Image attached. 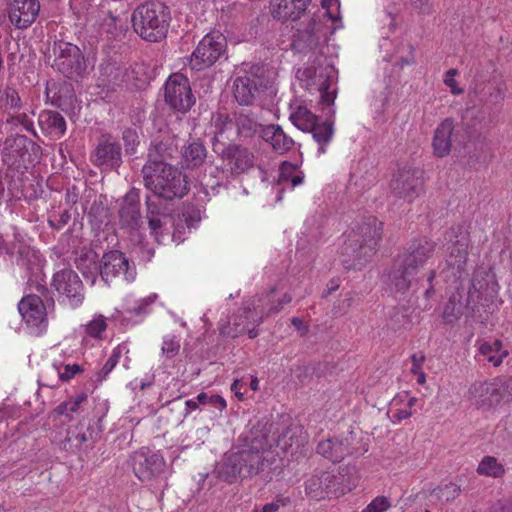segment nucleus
<instances>
[{
	"label": "nucleus",
	"mask_w": 512,
	"mask_h": 512,
	"mask_svg": "<svg viewBox=\"0 0 512 512\" xmlns=\"http://www.w3.org/2000/svg\"><path fill=\"white\" fill-rule=\"evenodd\" d=\"M436 249V243L428 238L412 240L405 251L399 254L389 272L388 285L395 293L404 295L408 291L416 292L423 281L428 283L424 295L428 298L434 293L432 282L436 271L430 269L423 272L428 259L432 257Z\"/></svg>",
	"instance_id": "nucleus-1"
},
{
	"label": "nucleus",
	"mask_w": 512,
	"mask_h": 512,
	"mask_svg": "<svg viewBox=\"0 0 512 512\" xmlns=\"http://www.w3.org/2000/svg\"><path fill=\"white\" fill-rule=\"evenodd\" d=\"M278 469V459L263 437L254 438L249 447L227 452L220 463L218 475L231 484L255 476L268 482L279 473Z\"/></svg>",
	"instance_id": "nucleus-2"
},
{
	"label": "nucleus",
	"mask_w": 512,
	"mask_h": 512,
	"mask_svg": "<svg viewBox=\"0 0 512 512\" xmlns=\"http://www.w3.org/2000/svg\"><path fill=\"white\" fill-rule=\"evenodd\" d=\"M382 229V222L369 217L347 235L341 249V262L345 269H361L368 262L381 240Z\"/></svg>",
	"instance_id": "nucleus-3"
},
{
	"label": "nucleus",
	"mask_w": 512,
	"mask_h": 512,
	"mask_svg": "<svg viewBox=\"0 0 512 512\" xmlns=\"http://www.w3.org/2000/svg\"><path fill=\"white\" fill-rule=\"evenodd\" d=\"M141 172L145 188L166 201L183 198L188 192L186 176L170 164L144 165Z\"/></svg>",
	"instance_id": "nucleus-4"
},
{
	"label": "nucleus",
	"mask_w": 512,
	"mask_h": 512,
	"mask_svg": "<svg viewBox=\"0 0 512 512\" xmlns=\"http://www.w3.org/2000/svg\"><path fill=\"white\" fill-rule=\"evenodd\" d=\"M170 21L168 7L160 1H146L132 12L133 30L143 40L158 42L166 37Z\"/></svg>",
	"instance_id": "nucleus-5"
},
{
	"label": "nucleus",
	"mask_w": 512,
	"mask_h": 512,
	"mask_svg": "<svg viewBox=\"0 0 512 512\" xmlns=\"http://www.w3.org/2000/svg\"><path fill=\"white\" fill-rule=\"evenodd\" d=\"M296 77L303 88L320 93V104L331 107L336 99V88H332L337 79V71L326 60L317 65L300 68Z\"/></svg>",
	"instance_id": "nucleus-6"
},
{
	"label": "nucleus",
	"mask_w": 512,
	"mask_h": 512,
	"mask_svg": "<svg viewBox=\"0 0 512 512\" xmlns=\"http://www.w3.org/2000/svg\"><path fill=\"white\" fill-rule=\"evenodd\" d=\"M467 399L479 410L489 411L501 402L512 401V377L476 381L468 389Z\"/></svg>",
	"instance_id": "nucleus-7"
},
{
	"label": "nucleus",
	"mask_w": 512,
	"mask_h": 512,
	"mask_svg": "<svg viewBox=\"0 0 512 512\" xmlns=\"http://www.w3.org/2000/svg\"><path fill=\"white\" fill-rule=\"evenodd\" d=\"M330 15L328 12L313 14L306 21L298 23L291 41V48L300 54L316 53L325 41V24L322 17Z\"/></svg>",
	"instance_id": "nucleus-8"
},
{
	"label": "nucleus",
	"mask_w": 512,
	"mask_h": 512,
	"mask_svg": "<svg viewBox=\"0 0 512 512\" xmlns=\"http://www.w3.org/2000/svg\"><path fill=\"white\" fill-rule=\"evenodd\" d=\"M54 67L69 79L81 77L86 70L84 56L78 46L57 40L52 47Z\"/></svg>",
	"instance_id": "nucleus-9"
},
{
	"label": "nucleus",
	"mask_w": 512,
	"mask_h": 512,
	"mask_svg": "<svg viewBox=\"0 0 512 512\" xmlns=\"http://www.w3.org/2000/svg\"><path fill=\"white\" fill-rule=\"evenodd\" d=\"M213 151L221 158L232 176L247 173L254 167L255 155L247 147L234 143L225 145L216 139L213 141Z\"/></svg>",
	"instance_id": "nucleus-10"
},
{
	"label": "nucleus",
	"mask_w": 512,
	"mask_h": 512,
	"mask_svg": "<svg viewBox=\"0 0 512 512\" xmlns=\"http://www.w3.org/2000/svg\"><path fill=\"white\" fill-rule=\"evenodd\" d=\"M100 275L107 284H112L117 279L132 282L136 278V269L123 252L111 250L104 253L101 258Z\"/></svg>",
	"instance_id": "nucleus-11"
},
{
	"label": "nucleus",
	"mask_w": 512,
	"mask_h": 512,
	"mask_svg": "<svg viewBox=\"0 0 512 512\" xmlns=\"http://www.w3.org/2000/svg\"><path fill=\"white\" fill-rule=\"evenodd\" d=\"M247 304L240 308L236 314H234L227 324L220 327V333L226 337H238L245 332H248L249 338H255L257 331L255 326L259 325L263 319V313L258 312V306Z\"/></svg>",
	"instance_id": "nucleus-12"
},
{
	"label": "nucleus",
	"mask_w": 512,
	"mask_h": 512,
	"mask_svg": "<svg viewBox=\"0 0 512 512\" xmlns=\"http://www.w3.org/2000/svg\"><path fill=\"white\" fill-rule=\"evenodd\" d=\"M165 102L175 111L186 113L195 104L188 78L182 73L172 74L165 83Z\"/></svg>",
	"instance_id": "nucleus-13"
},
{
	"label": "nucleus",
	"mask_w": 512,
	"mask_h": 512,
	"mask_svg": "<svg viewBox=\"0 0 512 512\" xmlns=\"http://www.w3.org/2000/svg\"><path fill=\"white\" fill-rule=\"evenodd\" d=\"M226 39L222 34L209 33L203 37L192 53L190 67L202 70L213 65L224 53Z\"/></svg>",
	"instance_id": "nucleus-14"
},
{
	"label": "nucleus",
	"mask_w": 512,
	"mask_h": 512,
	"mask_svg": "<svg viewBox=\"0 0 512 512\" xmlns=\"http://www.w3.org/2000/svg\"><path fill=\"white\" fill-rule=\"evenodd\" d=\"M421 172L416 169L399 170L390 183L392 194L400 199L412 202L422 192Z\"/></svg>",
	"instance_id": "nucleus-15"
},
{
	"label": "nucleus",
	"mask_w": 512,
	"mask_h": 512,
	"mask_svg": "<svg viewBox=\"0 0 512 512\" xmlns=\"http://www.w3.org/2000/svg\"><path fill=\"white\" fill-rule=\"evenodd\" d=\"M52 286L64 295L71 307H78L84 300V288L78 274L71 269H62L53 276Z\"/></svg>",
	"instance_id": "nucleus-16"
},
{
	"label": "nucleus",
	"mask_w": 512,
	"mask_h": 512,
	"mask_svg": "<svg viewBox=\"0 0 512 512\" xmlns=\"http://www.w3.org/2000/svg\"><path fill=\"white\" fill-rule=\"evenodd\" d=\"M18 310L28 327L36 335L42 334L48 326L47 311L42 299L37 295H28L19 302Z\"/></svg>",
	"instance_id": "nucleus-17"
},
{
	"label": "nucleus",
	"mask_w": 512,
	"mask_h": 512,
	"mask_svg": "<svg viewBox=\"0 0 512 512\" xmlns=\"http://www.w3.org/2000/svg\"><path fill=\"white\" fill-rule=\"evenodd\" d=\"M131 466L140 481L148 482L163 471L165 460L157 453L139 450L131 456Z\"/></svg>",
	"instance_id": "nucleus-18"
},
{
	"label": "nucleus",
	"mask_w": 512,
	"mask_h": 512,
	"mask_svg": "<svg viewBox=\"0 0 512 512\" xmlns=\"http://www.w3.org/2000/svg\"><path fill=\"white\" fill-rule=\"evenodd\" d=\"M305 493L314 500H322L339 494L337 477L327 471L312 474L304 483Z\"/></svg>",
	"instance_id": "nucleus-19"
},
{
	"label": "nucleus",
	"mask_w": 512,
	"mask_h": 512,
	"mask_svg": "<svg viewBox=\"0 0 512 512\" xmlns=\"http://www.w3.org/2000/svg\"><path fill=\"white\" fill-rule=\"evenodd\" d=\"M119 225L128 232L137 231L142 225L140 212V195L135 188L123 197L118 210Z\"/></svg>",
	"instance_id": "nucleus-20"
},
{
	"label": "nucleus",
	"mask_w": 512,
	"mask_h": 512,
	"mask_svg": "<svg viewBox=\"0 0 512 512\" xmlns=\"http://www.w3.org/2000/svg\"><path fill=\"white\" fill-rule=\"evenodd\" d=\"M448 237L452 244L448 247L449 256L447 263L461 270L465 266L468 258V247L470 243L469 233L465 227L458 225L450 229Z\"/></svg>",
	"instance_id": "nucleus-21"
},
{
	"label": "nucleus",
	"mask_w": 512,
	"mask_h": 512,
	"mask_svg": "<svg viewBox=\"0 0 512 512\" xmlns=\"http://www.w3.org/2000/svg\"><path fill=\"white\" fill-rule=\"evenodd\" d=\"M40 11L38 0H13L9 5V20L19 29L29 27Z\"/></svg>",
	"instance_id": "nucleus-22"
},
{
	"label": "nucleus",
	"mask_w": 512,
	"mask_h": 512,
	"mask_svg": "<svg viewBox=\"0 0 512 512\" xmlns=\"http://www.w3.org/2000/svg\"><path fill=\"white\" fill-rule=\"evenodd\" d=\"M28 138L24 135H12L5 139L2 147V156L5 163L9 166L19 167L25 164L30 154L28 152Z\"/></svg>",
	"instance_id": "nucleus-23"
},
{
	"label": "nucleus",
	"mask_w": 512,
	"mask_h": 512,
	"mask_svg": "<svg viewBox=\"0 0 512 512\" xmlns=\"http://www.w3.org/2000/svg\"><path fill=\"white\" fill-rule=\"evenodd\" d=\"M91 161L97 165H119L121 161L120 146L109 137H102L91 154Z\"/></svg>",
	"instance_id": "nucleus-24"
},
{
	"label": "nucleus",
	"mask_w": 512,
	"mask_h": 512,
	"mask_svg": "<svg viewBox=\"0 0 512 512\" xmlns=\"http://www.w3.org/2000/svg\"><path fill=\"white\" fill-rule=\"evenodd\" d=\"M311 0H272L271 14L275 19L296 20L307 9Z\"/></svg>",
	"instance_id": "nucleus-25"
},
{
	"label": "nucleus",
	"mask_w": 512,
	"mask_h": 512,
	"mask_svg": "<svg viewBox=\"0 0 512 512\" xmlns=\"http://www.w3.org/2000/svg\"><path fill=\"white\" fill-rule=\"evenodd\" d=\"M454 128L455 125L452 118H446L438 124L432 139L433 153L435 156L442 158L450 153Z\"/></svg>",
	"instance_id": "nucleus-26"
},
{
	"label": "nucleus",
	"mask_w": 512,
	"mask_h": 512,
	"mask_svg": "<svg viewBox=\"0 0 512 512\" xmlns=\"http://www.w3.org/2000/svg\"><path fill=\"white\" fill-rule=\"evenodd\" d=\"M259 80L252 76L237 77L234 81V97L240 105H252L259 93Z\"/></svg>",
	"instance_id": "nucleus-27"
},
{
	"label": "nucleus",
	"mask_w": 512,
	"mask_h": 512,
	"mask_svg": "<svg viewBox=\"0 0 512 512\" xmlns=\"http://www.w3.org/2000/svg\"><path fill=\"white\" fill-rule=\"evenodd\" d=\"M261 137L279 154L286 153L294 145V140L279 125L264 126L261 129Z\"/></svg>",
	"instance_id": "nucleus-28"
},
{
	"label": "nucleus",
	"mask_w": 512,
	"mask_h": 512,
	"mask_svg": "<svg viewBox=\"0 0 512 512\" xmlns=\"http://www.w3.org/2000/svg\"><path fill=\"white\" fill-rule=\"evenodd\" d=\"M100 31L109 40L122 41L126 38L129 27L125 18L109 11L101 21Z\"/></svg>",
	"instance_id": "nucleus-29"
},
{
	"label": "nucleus",
	"mask_w": 512,
	"mask_h": 512,
	"mask_svg": "<svg viewBox=\"0 0 512 512\" xmlns=\"http://www.w3.org/2000/svg\"><path fill=\"white\" fill-rule=\"evenodd\" d=\"M207 157V150L200 141H193L181 150V161L186 168H197L201 166Z\"/></svg>",
	"instance_id": "nucleus-30"
},
{
	"label": "nucleus",
	"mask_w": 512,
	"mask_h": 512,
	"mask_svg": "<svg viewBox=\"0 0 512 512\" xmlns=\"http://www.w3.org/2000/svg\"><path fill=\"white\" fill-rule=\"evenodd\" d=\"M22 109V100L18 91L11 86L3 87L0 84V111L14 115Z\"/></svg>",
	"instance_id": "nucleus-31"
},
{
	"label": "nucleus",
	"mask_w": 512,
	"mask_h": 512,
	"mask_svg": "<svg viewBox=\"0 0 512 512\" xmlns=\"http://www.w3.org/2000/svg\"><path fill=\"white\" fill-rule=\"evenodd\" d=\"M18 265L26 268L28 271H38L42 266L41 255L38 251L26 245L23 241L17 242Z\"/></svg>",
	"instance_id": "nucleus-32"
},
{
	"label": "nucleus",
	"mask_w": 512,
	"mask_h": 512,
	"mask_svg": "<svg viewBox=\"0 0 512 512\" xmlns=\"http://www.w3.org/2000/svg\"><path fill=\"white\" fill-rule=\"evenodd\" d=\"M309 132L312 133L313 139L318 143V152L320 154L326 152V146L330 143L334 134V122L327 119L322 123H316Z\"/></svg>",
	"instance_id": "nucleus-33"
},
{
	"label": "nucleus",
	"mask_w": 512,
	"mask_h": 512,
	"mask_svg": "<svg viewBox=\"0 0 512 512\" xmlns=\"http://www.w3.org/2000/svg\"><path fill=\"white\" fill-rule=\"evenodd\" d=\"M39 124L42 129L49 133H56L62 136L66 131L64 117L56 111H44L39 116Z\"/></svg>",
	"instance_id": "nucleus-34"
},
{
	"label": "nucleus",
	"mask_w": 512,
	"mask_h": 512,
	"mask_svg": "<svg viewBox=\"0 0 512 512\" xmlns=\"http://www.w3.org/2000/svg\"><path fill=\"white\" fill-rule=\"evenodd\" d=\"M339 443H341V447L345 450L343 452L344 458L346 456L363 455L368 451L367 443H364L362 438L353 431H350L346 436L339 438Z\"/></svg>",
	"instance_id": "nucleus-35"
},
{
	"label": "nucleus",
	"mask_w": 512,
	"mask_h": 512,
	"mask_svg": "<svg viewBox=\"0 0 512 512\" xmlns=\"http://www.w3.org/2000/svg\"><path fill=\"white\" fill-rule=\"evenodd\" d=\"M174 148L167 142H153L148 151V160L145 165L168 164L167 159L172 157Z\"/></svg>",
	"instance_id": "nucleus-36"
},
{
	"label": "nucleus",
	"mask_w": 512,
	"mask_h": 512,
	"mask_svg": "<svg viewBox=\"0 0 512 512\" xmlns=\"http://www.w3.org/2000/svg\"><path fill=\"white\" fill-rule=\"evenodd\" d=\"M345 450L339 443V438H330L319 442L317 453L331 460L332 462H340L344 459L343 452Z\"/></svg>",
	"instance_id": "nucleus-37"
},
{
	"label": "nucleus",
	"mask_w": 512,
	"mask_h": 512,
	"mask_svg": "<svg viewBox=\"0 0 512 512\" xmlns=\"http://www.w3.org/2000/svg\"><path fill=\"white\" fill-rule=\"evenodd\" d=\"M290 120L300 130L308 132L318 122V118L305 106H299L291 113Z\"/></svg>",
	"instance_id": "nucleus-38"
},
{
	"label": "nucleus",
	"mask_w": 512,
	"mask_h": 512,
	"mask_svg": "<svg viewBox=\"0 0 512 512\" xmlns=\"http://www.w3.org/2000/svg\"><path fill=\"white\" fill-rule=\"evenodd\" d=\"M87 395L80 393L75 397H71L68 400L60 403L54 410L53 413L59 416H65L69 421L74 419L73 414H77L80 410L82 403L87 401Z\"/></svg>",
	"instance_id": "nucleus-39"
},
{
	"label": "nucleus",
	"mask_w": 512,
	"mask_h": 512,
	"mask_svg": "<svg viewBox=\"0 0 512 512\" xmlns=\"http://www.w3.org/2000/svg\"><path fill=\"white\" fill-rule=\"evenodd\" d=\"M491 279L492 275L485 269H478L473 273L471 285L468 290V303L475 297L479 298V294L487 289Z\"/></svg>",
	"instance_id": "nucleus-40"
},
{
	"label": "nucleus",
	"mask_w": 512,
	"mask_h": 512,
	"mask_svg": "<svg viewBox=\"0 0 512 512\" xmlns=\"http://www.w3.org/2000/svg\"><path fill=\"white\" fill-rule=\"evenodd\" d=\"M235 125L237 133L246 138L253 136L257 132L261 133L263 128L255 119L244 113H235Z\"/></svg>",
	"instance_id": "nucleus-41"
},
{
	"label": "nucleus",
	"mask_w": 512,
	"mask_h": 512,
	"mask_svg": "<svg viewBox=\"0 0 512 512\" xmlns=\"http://www.w3.org/2000/svg\"><path fill=\"white\" fill-rule=\"evenodd\" d=\"M468 307L463 305L458 294H453L446 303L443 311V319L446 323H453L458 320Z\"/></svg>",
	"instance_id": "nucleus-42"
},
{
	"label": "nucleus",
	"mask_w": 512,
	"mask_h": 512,
	"mask_svg": "<svg viewBox=\"0 0 512 512\" xmlns=\"http://www.w3.org/2000/svg\"><path fill=\"white\" fill-rule=\"evenodd\" d=\"M477 472L480 475L499 478L505 474V469L495 457L485 456L477 467Z\"/></svg>",
	"instance_id": "nucleus-43"
},
{
	"label": "nucleus",
	"mask_w": 512,
	"mask_h": 512,
	"mask_svg": "<svg viewBox=\"0 0 512 512\" xmlns=\"http://www.w3.org/2000/svg\"><path fill=\"white\" fill-rule=\"evenodd\" d=\"M461 492L460 486L455 483H448L439 486L433 490V494L441 502H449L459 496Z\"/></svg>",
	"instance_id": "nucleus-44"
},
{
	"label": "nucleus",
	"mask_w": 512,
	"mask_h": 512,
	"mask_svg": "<svg viewBox=\"0 0 512 512\" xmlns=\"http://www.w3.org/2000/svg\"><path fill=\"white\" fill-rule=\"evenodd\" d=\"M107 323L106 319L102 315L94 317L86 326V333L88 337L93 338L99 342L102 337V333L106 330Z\"/></svg>",
	"instance_id": "nucleus-45"
},
{
	"label": "nucleus",
	"mask_w": 512,
	"mask_h": 512,
	"mask_svg": "<svg viewBox=\"0 0 512 512\" xmlns=\"http://www.w3.org/2000/svg\"><path fill=\"white\" fill-rule=\"evenodd\" d=\"M411 360V372L417 376V383L419 385H424L426 382V375L424 373L422 364L426 361L434 362V358H426L425 354H412Z\"/></svg>",
	"instance_id": "nucleus-46"
},
{
	"label": "nucleus",
	"mask_w": 512,
	"mask_h": 512,
	"mask_svg": "<svg viewBox=\"0 0 512 512\" xmlns=\"http://www.w3.org/2000/svg\"><path fill=\"white\" fill-rule=\"evenodd\" d=\"M157 298L158 295L153 293L139 300L133 308L128 310V312L136 316L147 315L151 311V305L157 300Z\"/></svg>",
	"instance_id": "nucleus-47"
},
{
	"label": "nucleus",
	"mask_w": 512,
	"mask_h": 512,
	"mask_svg": "<svg viewBox=\"0 0 512 512\" xmlns=\"http://www.w3.org/2000/svg\"><path fill=\"white\" fill-rule=\"evenodd\" d=\"M56 369L58 370V375L61 381H69L72 379L76 374H79L83 371L82 367L78 364H65L56 366Z\"/></svg>",
	"instance_id": "nucleus-48"
},
{
	"label": "nucleus",
	"mask_w": 512,
	"mask_h": 512,
	"mask_svg": "<svg viewBox=\"0 0 512 512\" xmlns=\"http://www.w3.org/2000/svg\"><path fill=\"white\" fill-rule=\"evenodd\" d=\"M70 218L71 215L68 210H63L59 213L53 212L49 216L48 223L50 227L59 230L69 222Z\"/></svg>",
	"instance_id": "nucleus-49"
},
{
	"label": "nucleus",
	"mask_w": 512,
	"mask_h": 512,
	"mask_svg": "<svg viewBox=\"0 0 512 512\" xmlns=\"http://www.w3.org/2000/svg\"><path fill=\"white\" fill-rule=\"evenodd\" d=\"M391 507L389 499L385 496H377L361 512H385Z\"/></svg>",
	"instance_id": "nucleus-50"
},
{
	"label": "nucleus",
	"mask_w": 512,
	"mask_h": 512,
	"mask_svg": "<svg viewBox=\"0 0 512 512\" xmlns=\"http://www.w3.org/2000/svg\"><path fill=\"white\" fill-rule=\"evenodd\" d=\"M7 123H10V124H20L23 126V128L28 131V132H31L33 135L36 136V133H35V130H34V126H33V122L29 119V117L27 116V114L25 113H16L14 115H9V118L7 119Z\"/></svg>",
	"instance_id": "nucleus-51"
},
{
	"label": "nucleus",
	"mask_w": 512,
	"mask_h": 512,
	"mask_svg": "<svg viewBox=\"0 0 512 512\" xmlns=\"http://www.w3.org/2000/svg\"><path fill=\"white\" fill-rule=\"evenodd\" d=\"M122 139L124 141L125 149L128 153H134L138 145V135L135 130L127 128L123 131Z\"/></svg>",
	"instance_id": "nucleus-52"
},
{
	"label": "nucleus",
	"mask_w": 512,
	"mask_h": 512,
	"mask_svg": "<svg viewBox=\"0 0 512 512\" xmlns=\"http://www.w3.org/2000/svg\"><path fill=\"white\" fill-rule=\"evenodd\" d=\"M233 127V121L229 118L228 115L219 114L217 118L215 119V129H216V135L214 137L215 141L218 139L219 135H222L225 131L232 129Z\"/></svg>",
	"instance_id": "nucleus-53"
},
{
	"label": "nucleus",
	"mask_w": 512,
	"mask_h": 512,
	"mask_svg": "<svg viewBox=\"0 0 512 512\" xmlns=\"http://www.w3.org/2000/svg\"><path fill=\"white\" fill-rule=\"evenodd\" d=\"M181 348V340L174 334H168L164 337L162 352H178Z\"/></svg>",
	"instance_id": "nucleus-54"
},
{
	"label": "nucleus",
	"mask_w": 512,
	"mask_h": 512,
	"mask_svg": "<svg viewBox=\"0 0 512 512\" xmlns=\"http://www.w3.org/2000/svg\"><path fill=\"white\" fill-rule=\"evenodd\" d=\"M14 239L12 241H8L3 239L2 236H0V255L1 254H8L13 255L17 251V242L22 241L18 234L13 235Z\"/></svg>",
	"instance_id": "nucleus-55"
},
{
	"label": "nucleus",
	"mask_w": 512,
	"mask_h": 512,
	"mask_svg": "<svg viewBox=\"0 0 512 512\" xmlns=\"http://www.w3.org/2000/svg\"><path fill=\"white\" fill-rule=\"evenodd\" d=\"M458 74V71L456 69H449L444 78V83L446 86L450 88V91L454 95H459L463 93V89L460 88L455 81L454 77Z\"/></svg>",
	"instance_id": "nucleus-56"
},
{
	"label": "nucleus",
	"mask_w": 512,
	"mask_h": 512,
	"mask_svg": "<svg viewBox=\"0 0 512 512\" xmlns=\"http://www.w3.org/2000/svg\"><path fill=\"white\" fill-rule=\"evenodd\" d=\"M507 354H478L476 361L482 364L490 363L494 367H498L503 362V357Z\"/></svg>",
	"instance_id": "nucleus-57"
},
{
	"label": "nucleus",
	"mask_w": 512,
	"mask_h": 512,
	"mask_svg": "<svg viewBox=\"0 0 512 512\" xmlns=\"http://www.w3.org/2000/svg\"><path fill=\"white\" fill-rule=\"evenodd\" d=\"M119 361V354H112L108 360L106 361V363L104 364V366L102 367L100 373H99V378L100 380H103L106 378V376L113 370V368L117 365Z\"/></svg>",
	"instance_id": "nucleus-58"
},
{
	"label": "nucleus",
	"mask_w": 512,
	"mask_h": 512,
	"mask_svg": "<svg viewBox=\"0 0 512 512\" xmlns=\"http://www.w3.org/2000/svg\"><path fill=\"white\" fill-rule=\"evenodd\" d=\"M292 300L291 295L284 294L283 297L278 301L277 304L272 303L267 310L266 315L278 313L284 305L290 303Z\"/></svg>",
	"instance_id": "nucleus-59"
},
{
	"label": "nucleus",
	"mask_w": 512,
	"mask_h": 512,
	"mask_svg": "<svg viewBox=\"0 0 512 512\" xmlns=\"http://www.w3.org/2000/svg\"><path fill=\"white\" fill-rule=\"evenodd\" d=\"M412 6L422 14H431L432 5L430 0H411Z\"/></svg>",
	"instance_id": "nucleus-60"
},
{
	"label": "nucleus",
	"mask_w": 512,
	"mask_h": 512,
	"mask_svg": "<svg viewBox=\"0 0 512 512\" xmlns=\"http://www.w3.org/2000/svg\"><path fill=\"white\" fill-rule=\"evenodd\" d=\"M147 219H148L149 228L151 230V234H153L155 236L156 240H158V231L162 227L161 219L158 216H155V217L150 216V217H147Z\"/></svg>",
	"instance_id": "nucleus-61"
},
{
	"label": "nucleus",
	"mask_w": 512,
	"mask_h": 512,
	"mask_svg": "<svg viewBox=\"0 0 512 512\" xmlns=\"http://www.w3.org/2000/svg\"><path fill=\"white\" fill-rule=\"evenodd\" d=\"M146 215L147 217H150V216H159L160 215V211H159V207L158 205L151 200V198L149 196L146 197Z\"/></svg>",
	"instance_id": "nucleus-62"
},
{
	"label": "nucleus",
	"mask_w": 512,
	"mask_h": 512,
	"mask_svg": "<svg viewBox=\"0 0 512 512\" xmlns=\"http://www.w3.org/2000/svg\"><path fill=\"white\" fill-rule=\"evenodd\" d=\"M285 501L282 499H276L270 503L265 504L262 507V512H277L281 506H285Z\"/></svg>",
	"instance_id": "nucleus-63"
},
{
	"label": "nucleus",
	"mask_w": 512,
	"mask_h": 512,
	"mask_svg": "<svg viewBox=\"0 0 512 512\" xmlns=\"http://www.w3.org/2000/svg\"><path fill=\"white\" fill-rule=\"evenodd\" d=\"M488 512H512V502L497 503Z\"/></svg>",
	"instance_id": "nucleus-64"
}]
</instances>
